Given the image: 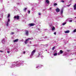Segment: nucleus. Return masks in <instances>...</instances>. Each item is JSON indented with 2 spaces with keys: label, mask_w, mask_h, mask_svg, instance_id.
I'll return each instance as SVG.
<instances>
[{
  "label": "nucleus",
  "mask_w": 76,
  "mask_h": 76,
  "mask_svg": "<svg viewBox=\"0 0 76 76\" xmlns=\"http://www.w3.org/2000/svg\"><path fill=\"white\" fill-rule=\"evenodd\" d=\"M7 53H10V52L9 51H7Z\"/></svg>",
  "instance_id": "nucleus-31"
},
{
  "label": "nucleus",
  "mask_w": 76,
  "mask_h": 76,
  "mask_svg": "<svg viewBox=\"0 0 76 76\" xmlns=\"http://www.w3.org/2000/svg\"><path fill=\"white\" fill-rule=\"evenodd\" d=\"M45 1L48 4H49V3H50V1L48 0H45Z\"/></svg>",
  "instance_id": "nucleus-9"
},
{
  "label": "nucleus",
  "mask_w": 76,
  "mask_h": 76,
  "mask_svg": "<svg viewBox=\"0 0 76 76\" xmlns=\"http://www.w3.org/2000/svg\"><path fill=\"white\" fill-rule=\"evenodd\" d=\"M68 20H70V19H71V20H72V18H69Z\"/></svg>",
  "instance_id": "nucleus-33"
},
{
  "label": "nucleus",
  "mask_w": 76,
  "mask_h": 76,
  "mask_svg": "<svg viewBox=\"0 0 76 76\" xmlns=\"http://www.w3.org/2000/svg\"><path fill=\"white\" fill-rule=\"evenodd\" d=\"M39 66H37L36 67V68H38V67H39Z\"/></svg>",
  "instance_id": "nucleus-36"
},
{
  "label": "nucleus",
  "mask_w": 76,
  "mask_h": 76,
  "mask_svg": "<svg viewBox=\"0 0 76 76\" xmlns=\"http://www.w3.org/2000/svg\"><path fill=\"white\" fill-rule=\"evenodd\" d=\"M74 10H76V4H75L74 6Z\"/></svg>",
  "instance_id": "nucleus-12"
},
{
  "label": "nucleus",
  "mask_w": 76,
  "mask_h": 76,
  "mask_svg": "<svg viewBox=\"0 0 76 76\" xmlns=\"http://www.w3.org/2000/svg\"><path fill=\"white\" fill-rule=\"evenodd\" d=\"M32 39H33V38H32Z\"/></svg>",
  "instance_id": "nucleus-40"
},
{
  "label": "nucleus",
  "mask_w": 76,
  "mask_h": 76,
  "mask_svg": "<svg viewBox=\"0 0 76 76\" xmlns=\"http://www.w3.org/2000/svg\"><path fill=\"white\" fill-rule=\"evenodd\" d=\"M21 64H20L18 61L16 63H15L14 64H13L12 65V66L11 67V68H13L14 67L16 66H17V67H19L20 66V65H23V63H20Z\"/></svg>",
  "instance_id": "nucleus-1"
},
{
  "label": "nucleus",
  "mask_w": 76,
  "mask_h": 76,
  "mask_svg": "<svg viewBox=\"0 0 76 76\" xmlns=\"http://www.w3.org/2000/svg\"><path fill=\"white\" fill-rule=\"evenodd\" d=\"M70 5H71V4H69V5H67L66 6L67 7H69V6H70Z\"/></svg>",
  "instance_id": "nucleus-26"
},
{
  "label": "nucleus",
  "mask_w": 76,
  "mask_h": 76,
  "mask_svg": "<svg viewBox=\"0 0 76 76\" xmlns=\"http://www.w3.org/2000/svg\"><path fill=\"white\" fill-rule=\"evenodd\" d=\"M25 52H24L23 53L24 54H25Z\"/></svg>",
  "instance_id": "nucleus-37"
},
{
  "label": "nucleus",
  "mask_w": 76,
  "mask_h": 76,
  "mask_svg": "<svg viewBox=\"0 0 76 76\" xmlns=\"http://www.w3.org/2000/svg\"><path fill=\"white\" fill-rule=\"evenodd\" d=\"M55 48V46L53 47L52 48V50H54V49Z\"/></svg>",
  "instance_id": "nucleus-18"
},
{
  "label": "nucleus",
  "mask_w": 76,
  "mask_h": 76,
  "mask_svg": "<svg viewBox=\"0 0 76 76\" xmlns=\"http://www.w3.org/2000/svg\"><path fill=\"white\" fill-rule=\"evenodd\" d=\"M63 10H62L61 12V13H63Z\"/></svg>",
  "instance_id": "nucleus-28"
},
{
  "label": "nucleus",
  "mask_w": 76,
  "mask_h": 76,
  "mask_svg": "<svg viewBox=\"0 0 76 76\" xmlns=\"http://www.w3.org/2000/svg\"><path fill=\"white\" fill-rule=\"evenodd\" d=\"M26 31V35H28V33L29 32V31H28L27 30H26L25 31Z\"/></svg>",
  "instance_id": "nucleus-7"
},
{
  "label": "nucleus",
  "mask_w": 76,
  "mask_h": 76,
  "mask_svg": "<svg viewBox=\"0 0 76 76\" xmlns=\"http://www.w3.org/2000/svg\"><path fill=\"white\" fill-rule=\"evenodd\" d=\"M30 44H31V42H30Z\"/></svg>",
  "instance_id": "nucleus-39"
},
{
  "label": "nucleus",
  "mask_w": 76,
  "mask_h": 76,
  "mask_svg": "<svg viewBox=\"0 0 76 76\" xmlns=\"http://www.w3.org/2000/svg\"><path fill=\"white\" fill-rule=\"evenodd\" d=\"M40 55V54L39 53H38V56H37V57H39V56Z\"/></svg>",
  "instance_id": "nucleus-20"
},
{
  "label": "nucleus",
  "mask_w": 76,
  "mask_h": 76,
  "mask_svg": "<svg viewBox=\"0 0 76 76\" xmlns=\"http://www.w3.org/2000/svg\"><path fill=\"white\" fill-rule=\"evenodd\" d=\"M54 6H57V4L56 3H55L54 4Z\"/></svg>",
  "instance_id": "nucleus-19"
},
{
  "label": "nucleus",
  "mask_w": 76,
  "mask_h": 76,
  "mask_svg": "<svg viewBox=\"0 0 76 76\" xmlns=\"http://www.w3.org/2000/svg\"><path fill=\"white\" fill-rule=\"evenodd\" d=\"M29 25H30L31 26H34V25H35V24L33 23H30L29 24Z\"/></svg>",
  "instance_id": "nucleus-8"
},
{
  "label": "nucleus",
  "mask_w": 76,
  "mask_h": 76,
  "mask_svg": "<svg viewBox=\"0 0 76 76\" xmlns=\"http://www.w3.org/2000/svg\"><path fill=\"white\" fill-rule=\"evenodd\" d=\"M28 39H32V38H28L26 40V41H25V43L26 44H27V43H28V41H29V40H28Z\"/></svg>",
  "instance_id": "nucleus-2"
},
{
  "label": "nucleus",
  "mask_w": 76,
  "mask_h": 76,
  "mask_svg": "<svg viewBox=\"0 0 76 76\" xmlns=\"http://www.w3.org/2000/svg\"><path fill=\"white\" fill-rule=\"evenodd\" d=\"M66 23H63V25H66Z\"/></svg>",
  "instance_id": "nucleus-23"
},
{
  "label": "nucleus",
  "mask_w": 76,
  "mask_h": 76,
  "mask_svg": "<svg viewBox=\"0 0 76 76\" xmlns=\"http://www.w3.org/2000/svg\"><path fill=\"white\" fill-rule=\"evenodd\" d=\"M14 18L15 19H19V16H16L15 15L14 16Z\"/></svg>",
  "instance_id": "nucleus-4"
},
{
  "label": "nucleus",
  "mask_w": 76,
  "mask_h": 76,
  "mask_svg": "<svg viewBox=\"0 0 76 76\" xmlns=\"http://www.w3.org/2000/svg\"><path fill=\"white\" fill-rule=\"evenodd\" d=\"M57 53H56L54 54L53 56H57Z\"/></svg>",
  "instance_id": "nucleus-15"
},
{
  "label": "nucleus",
  "mask_w": 76,
  "mask_h": 76,
  "mask_svg": "<svg viewBox=\"0 0 76 76\" xmlns=\"http://www.w3.org/2000/svg\"><path fill=\"white\" fill-rule=\"evenodd\" d=\"M39 15H41V13H39Z\"/></svg>",
  "instance_id": "nucleus-34"
},
{
  "label": "nucleus",
  "mask_w": 76,
  "mask_h": 76,
  "mask_svg": "<svg viewBox=\"0 0 76 76\" xmlns=\"http://www.w3.org/2000/svg\"><path fill=\"white\" fill-rule=\"evenodd\" d=\"M0 52H3V51H2L1 50H0Z\"/></svg>",
  "instance_id": "nucleus-38"
},
{
  "label": "nucleus",
  "mask_w": 76,
  "mask_h": 76,
  "mask_svg": "<svg viewBox=\"0 0 76 76\" xmlns=\"http://www.w3.org/2000/svg\"><path fill=\"white\" fill-rule=\"evenodd\" d=\"M41 57H42V56H41Z\"/></svg>",
  "instance_id": "nucleus-41"
},
{
  "label": "nucleus",
  "mask_w": 76,
  "mask_h": 76,
  "mask_svg": "<svg viewBox=\"0 0 76 76\" xmlns=\"http://www.w3.org/2000/svg\"><path fill=\"white\" fill-rule=\"evenodd\" d=\"M54 35H56V32H55L54 33Z\"/></svg>",
  "instance_id": "nucleus-30"
},
{
  "label": "nucleus",
  "mask_w": 76,
  "mask_h": 76,
  "mask_svg": "<svg viewBox=\"0 0 76 76\" xmlns=\"http://www.w3.org/2000/svg\"><path fill=\"white\" fill-rule=\"evenodd\" d=\"M61 2H62V3H64V1L63 0H61Z\"/></svg>",
  "instance_id": "nucleus-22"
},
{
  "label": "nucleus",
  "mask_w": 76,
  "mask_h": 76,
  "mask_svg": "<svg viewBox=\"0 0 76 76\" xmlns=\"http://www.w3.org/2000/svg\"><path fill=\"white\" fill-rule=\"evenodd\" d=\"M10 19H9L7 21V22L6 25L7 26H8V25H9V22H10Z\"/></svg>",
  "instance_id": "nucleus-3"
},
{
  "label": "nucleus",
  "mask_w": 76,
  "mask_h": 76,
  "mask_svg": "<svg viewBox=\"0 0 76 76\" xmlns=\"http://www.w3.org/2000/svg\"><path fill=\"white\" fill-rule=\"evenodd\" d=\"M28 14H29L30 13V11L28 10Z\"/></svg>",
  "instance_id": "nucleus-27"
},
{
  "label": "nucleus",
  "mask_w": 76,
  "mask_h": 76,
  "mask_svg": "<svg viewBox=\"0 0 76 76\" xmlns=\"http://www.w3.org/2000/svg\"><path fill=\"white\" fill-rule=\"evenodd\" d=\"M18 41H19V39H15V40H14V42H18Z\"/></svg>",
  "instance_id": "nucleus-10"
},
{
  "label": "nucleus",
  "mask_w": 76,
  "mask_h": 76,
  "mask_svg": "<svg viewBox=\"0 0 76 76\" xmlns=\"http://www.w3.org/2000/svg\"><path fill=\"white\" fill-rule=\"evenodd\" d=\"M55 29V28L54 27H53L52 28V31H54V30Z\"/></svg>",
  "instance_id": "nucleus-16"
},
{
  "label": "nucleus",
  "mask_w": 76,
  "mask_h": 76,
  "mask_svg": "<svg viewBox=\"0 0 76 76\" xmlns=\"http://www.w3.org/2000/svg\"><path fill=\"white\" fill-rule=\"evenodd\" d=\"M56 12H60V9L58 8L56 9Z\"/></svg>",
  "instance_id": "nucleus-6"
},
{
  "label": "nucleus",
  "mask_w": 76,
  "mask_h": 76,
  "mask_svg": "<svg viewBox=\"0 0 76 76\" xmlns=\"http://www.w3.org/2000/svg\"><path fill=\"white\" fill-rule=\"evenodd\" d=\"M70 32V31L67 30L65 31V33H69Z\"/></svg>",
  "instance_id": "nucleus-13"
},
{
  "label": "nucleus",
  "mask_w": 76,
  "mask_h": 76,
  "mask_svg": "<svg viewBox=\"0 0 76 76\" xmlns=\"http://www.w3.org/2000/svg\"><path fill=\"white\" fill-rule=\"evenodd\" d=\"M14 34V32H12L11 33V34Z\"/></svg>",
  "instance_id": "nucleus-32"
},
{
  "label": "nucleus",
  "mask_w": 76,
  "mask_h": 76,
  "mask_svg": "<svg viewBox=\"0 0 76 76\" xmlns=\"http://www.w3.org/2000/svg\"><path fill=\"white\" fill-rule=\"evenodd\" d=\"M63 51H62V50H60V53H61V54H62V53H63Z\"/></svg>",
  "instance_id": "nucleus-14"
},
{
  "label": "nucleus",
  "mask_w": 76,
  "mask_h": 76,
  "mask_svg": "<svg viewBox=\"0 0 76 76\" xmlns=\"http://www.w3.org/2000/svg\"><path fill=\"white\" fill-rule=\"evenodd\" d=\"M52 9V8L51 7L50 8V10H51Z\"/></svg>",
  "instance_id": "nucleus-35"
},
{
  "label": "nucleus",
  "mask_w": 76,
  "mask_h": 76,
  "mask_svg": "<svg viewBox=\"0 0 76 76\" xmlns=\"http://www.w3.org/2000/svg\"><path fill=\"white\" fill-rule=\"evenodd\" d=\"M76 29H75V30H74L73 32H76Z\"/></svg>",
  "instance_id": "nucleus-25"
},
{
  "label": "nucleus",
  "mask_w": 76,
  "mask_h": 76,
  "mask_svg": "<svg viewBox=\"0 0 76 76\" xmlns=\"http://www.w3.org/2000/svg\"><path fill=\"white\" fill-rule=\"evenodd\" d=\"M58 55H60V54H61L60 52H59L58 53Z\"/></svg>",
  "instance_id": "nucleus-24"
},
{
  "label": "nucleus",
  "mask_w": 76,
  "mask_h": 76,
  "mask_svg": "<svg viewBox=\"0 0 76 76\" xmlns=\"http://www.w3.org/2000/svg\"><path fill=\"white\" fill-rule=\"evenodd\" d=\"M69 22H72V20H69Z\"/></svg>",
  "instance_id": "nucleus-29"
},
{
  "label": "nucleus",
  "mask_w": 76,
  "mask_h": 76,
  "mask_svg": "<svg viewBox=\"0 0 76 76\" xmlns=\"http://www.w3.org/2000/svg\"><path fill=\"white\" fill-rule=\"evenodd\" d=\"M35 53V50H34L31 53V56H33Z\"/></svg>",
  "instance_id": "nucleus-5"
},
{
  "label": "nucleus",
  "mask_w": 76,
  "mask_h": 76,
  "mask_svg": "<svg viewBox=\"0 0 76 76\" xmlns=\"http://www.w3.org/2000/svg\"><path fill=\"white\" fill-rule=\"evenodd\" d=\"M26 10H27V8H24V11L25 12H26Z\"/></svg>",
  "instance_id": "nucleus-17"
},
{
  "label": "nucleus",
  "mask_w": 76,
  "mask_h": 76,
  "mask_svg": "<svg viewBox=\"0 0 76 76\" xmlns=\"http://www.w3.org/2000/svg\"><path fill=\"white\" fill-rule=\"evenodd\" d=\"M10 14H8V18H9L10 17Z\"/></svg>",
  "instance_id": "nucleus-21"
},
{
  "label": "nucleus",
  "mask_w": 76,
  "mask_h": 76,
  "mask_svg": "<svg viewBox=\"0 0 76 76\" xmlns=\"http://www.w3.org/2000/svg\"><path fill=\"white\" fill-rule=\"evenodd\" d=\"M2 42L3 44H4V43H5V39H3L2 40Z\"/></svg>",
  "instance_id": "nucleus-11"
}]
</instances>
